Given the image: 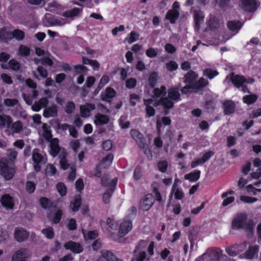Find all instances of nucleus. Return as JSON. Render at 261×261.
<instances>
[{
    "label": "nucleus",
    "mask_w": 261,
    "mask_h": 261,
    "mask_svg": "<svg viewBox=\"0 0 261 261\" xmlns=\"http://www.w3.org/2000/svg\"><path fill=\"white\" fill-rule=\"evenodd\" d=\"M36 189V184L32 181H27L25 185L27 191L30 193H33Z\"/></svg>",
    "instance_id": "6e6d98bb"
},
{
    "label": "nucleus",
    "mask_w": 261,
    "mask_h": 261,
    "mask_svg": "<svg viewBox=\"0 0 261 261\" xmlns=\"http://www.w3.org/2000/svg\"><path fill=\"white\" fill-rule=\"evenodd\" d=\"M200 171L199 170L190 172L185 175V179L192 182L197 181L200 177Z\"/></svg>",
    "instance_id": "473e14b6"
},
{
    "label": "nucleus",
    "mask_w": 261,
    "mask_h": 261,
    "mask_svg": "<svg viewBox=\"0 0 261 261\" xmlns=\"http://www.w3.org/2000/svg\"><path fill=\"white\" fill-rule=\"evenodd\" d=\"M34 169L36 172H39L41 168V165L45 164L47 159L39 153L37 149H34L32 153Z\"/></svg>",
    "instance_id": "7ed1b4c3"
},
{
    "label": "nucleus",
    "mask_w": 261,
    "mask_h": 261,
    "mask_svg": "<svg viewBox=\"0 0 261 261\" xmlns=\"http://www.w3.org/2000/svg\"><path fill=\"white\" fill-rule=\"evenodd\" d=\"M228 80L231 81L234 86L238 88L241 87L244 83L249 82V81H246L243 76L235 75L233 72L231 73L226 77L224 81V83H226Z\"/></svg>",
    "instance_id": "39448f33"
},
{
    "label": "nucleus",
    "mask_w": 261,
    "mask_h": 261,
    "mask_svg": "<svg viewBox=\"0 0 261 261\" xmlns=\"http://www.w3.org/2000/svg\"><path fill=\"white\" fill-rule=\"evenodd\" d=\"M48 104V100L46 97H43L39 100L35 101L32 106V110L35 112H39L41 108H45Z\"/></svg>",
    "instance_id": "f3484780"
},
{
    "label": "nucleus",
    "mask_w": 261,
    "mask_h": 261,
    "mask_svg": "<svg viewBox=\"0 0 261 261\" xmlns=\"http://www.w3.org/2000/svg\"><path fill=\"white\" fill-rule=\"evenodd\" d=\"M136 254L135 259L136 261H143L146 257V252L144 251H138Z\"/></svg>",
    "instance_id": "774afa93"
},
{
    "label": "nucleus",
    "mask_w": 261,
    "mask_h": 261,
    "mask_svg": "<svg viewBox=\"0 0 261 261\" xmlns=\"http://www.w3.org/2000/svg\"><path fill=\"white\" fill-rule=\"evenodd\" d=\"M12 123V118L7 115H0V127L3 128L5 126L9 128L11 126Z\"/></svg>",
    "instance_id": "b1692460"
},
{
    "label": "nucleus",
    "mask_w": 261,
    "mask_h": 261,
    "mask_svg": "<svg viewBox=\"0 0 261 261\" xmlns=\"http://www.w3.org/2000/svg\"><path fill=\"white\" fill-rule=\"evenodd\" d=\"M116 95L115 91L110 88H107L105 92L101 95V99L107 102H110L111 99Z\"/></svg>",
    "instance_id": "6ab92c4d"
},
{
    "label": "nucleus",
    "mask_w": 261,
    "mask_h": 261,
    "mask_svg": "<svg viewBox=\"0 0 261 261\" xmlns=\"http://www.w3.org/2000/svg\"><path fill=\"white\" fill-rule=\"evenodd\" d=\"M130 134L140 148H144L145 146V139L143 135L137 129H132Z\"/></svg>",
    "instance_id": "6e6552de"
},
{
    "label": "nucleus",
    "mask_w": 261,
    "mask_h": 261,
    "mask_svg": "<svg viewBox=\"0 0 261 261\" xmlns=\"http://www.w3.org/2000/svg\"><path fill=\"white\" fill-rule=\"evenodd\" d=\"M13 38H15L18 40H22L24 37V33L20 30H15L12 32Z\"/></svg>",
    "instance_id": "49530a36"
},
{
    "label": "nucleus",
    "mask_w": 261,
    "mask_h": 261,
    "mask_svg": "<svg viewBox=\"0 0 261 261\" xmlns=\"http://www.w3.org/2000/svg\"><path fill=\"white\" fill-rule=\"evenodd\" d=\"M58 115L57 107L56 105L46 108L43 112V115L45 118L54 117Z\"/></svg>",
    "instance_id": "412c9836"
},
{
    "label": "nucleus",
    "mask_w": 261,
    "mask_h": 261,
    "mask_svg": "<svg viewBox=\"0 0 261 261\" xmlns=\"http://www.w3.org/2000/svg\"><path fill=\"white\" fill-rule=\"evenodd\" d=\"M101 258H104L108 261H123L117 257L110 251L102 250L100 251Z\"/></svg>",
    "instance_id": "aec40b11"
},
{
    "label": "nucleus",
    "mask_w": 261,
    "mask_h": 261,
    "mask_svg": "<svg viewBox=\"0 0 261 261\" xmlns=\"http://www.w3.org/2000/svg\"><path fill=\"white\" fill-rule=\"evenodd\" d=\"M81 204V199L80 198H76L73 202H71L70 207L73 211L76 212L79 210Z\"/></svg>",
    "instance_id": "8fccbe9b"
},
{
    "label": "nucleus",
    "mask_w": 261,
    "mask_h": 261,
    "mask_svg": "<svg viewBox=\"0 0 261 261\" xmlns=\"http://www.w3.org/2000/svg\"><path fill=\"white\" fill-rule=\"evenodd\" d=\"M42 232L48 239H53L54 237L53 229L51 227L43 229L42 230Z\"/></svg>",
    "instance_id": "864d4df0"
},
{
    "label": "nucleus",
    "mask_w": 261,
    "mask_h": 261,
    "mask_svg": "<svg viewBox=\"0 0 261 261\" xmlns=\"http://www.w3.org/2000/svg\"><path fill=\"white\" fill-rule=\"evenodd\" d=\"M208 27L211 29L215 30L220 27V20L215 17H211L208 21Z\"/></svg>",
    "instance_id": "4c0bfd02"
},
{
    "label": "nucleus",
    "mask_w": 261,
    "mask_h": 261,
    "mask_svg": "<svg viewBox=\"0 0 261 261\" xmlns=\"http://www.w3.org/2000/svg\"><path fill=\"white\" fill-rule=\"evenodd\" d=\"M257 99V96L256 94H250L243 97L244 102L250 105L254 103Z\"/></svg>",
    "instance_id": "a19ab883"
},
{
    "label": "nucleus",
    "mask_w": 261,
    "mask_h": 261,
    "mask_svg": "<svg viewBox=\"0 0 261 261\" xmlns=\"http://www.w3.org/2000/svg\"><path fill=\"white\" fill-rule=\"evenodd\" d=\"M1 202L3 206L7 209H12L14 206V200L10 195L6 194L1 199Z\"/></svg>",
    "instance_id": "4468645a"
},
{
    "label": "nucleus",
    "mask_w": 261,
    "mask_h": 261,
    "mask_svg": "<svg viewBox=\"0 0 261 261\" xmlns=\"http://www.w3.org/2000/svg\"><path fill=\"white\" fill-rule=\"evenodd\" d=\"M57 189L61 196H64L66 194V188L64 184L62 182L58 184Z\"/></svg>",
    "instance_id": "e2e57ef3"
},
{
    "label": "nucleus",
    "mask_w": 261,
    "mask_h": 261,
    "mask_svg": "<svg viewBox=\"0 0 261 261\" xmlns=\"http://www.w3.org/2000/svg\"><path fill=\"white\" fill-rule=\"evenodd\" d=\"M198 74L192 70L188 71L185 75L184 82L186 84L194 85L196 79L198 78Z\"/></svg>",
    "instance_id": "2eb2a0df"
},
{
    "label": "nucleus",
    "mask_w": 261,
    "mask_h": 261,
    "mask_svg": "<svg viewBox=\"0 0 261 261\" xmlns=\"http://www.w3.org/2000/svg\"><path fill=\"white\" fill-rule=\"evenodd\" d=\"M179 87H174L168 89V97L173 101H177L180 99Z\"/></svg>",
    "instance_id": "393cba45"
},
{
    "label": "nucleus",
    "mask_w": 261,
    "mask_h": 261,
    "mask_svg": "<svg viewBox=\"0 0 261 261\" xmlns=\"http://www.w3.org/2000/svg\"><path fill=\"white\" fill-rule=\"evenodd\" d=\"M168 166V164L166 161H160L158 164L159 170L163 173H164L166 171Z\"/></svg>",
    "instance_id": "680f3d73"
},
{
    "label": "nucleus",
    "mask_w": 261,
    "mask_h": 261,
    "mask_svg": "<svg viewBox=\"0 0 261 261\" xmlns=\"http://www.w3.org/2000/svg\"><path fill=\"white\" fill-rule=\"evenodd\" d=\"M224 112L226 115L233 113L234 111V103L231 100H226L223 103Z\"/></svg>",
    "instance_id": "c85d7f7f"
},
{
    "label": "nucleus",
    "mask_w": 261,
    "mask_h": 261,
    "mask_svg": "<svg viewBox=\"0 0 261 261\" xmlns=\"http://www.w3.org/2000/svg\"><path fill=\"white\" fill-rule=\"evenodd\" d=\"M117 181V180L116 178L113 179V180L109 181L108 177L107 176H104L101 178V184L102 185L106 187L110 186L111 189H114V187L115 186Z\"/></svg>",
    "instance_id": "72a5a7b5"
},
{
    "label": "nucleus",
    "mask_w": 261,
    "mask_h": 261,
    "mask_svg": "<svg viewBox=\"0 0 261 261\" xmlns=\"http://www.w3.org/2000/svg\"><path fill=\"white\" fill-rule=\"evenodd\" d=\"M220 256V251L215 250H213L209 255L211 258V261H219Z\"/></svg>",
    "instance_id": "603ef678"
},
{
    "label": "nucleus",
    "mask_w": 261,
    "mask_h": 261,
    "mask_svg": "<svg viewBox=\"0 0 261 261\" xmlns=\"http://www.w3.org/2000/svg\"><path fill=\"white\" fill-rule=\"evenodd\" d=\"M194 20L195 26L197 29H199L200 24L203 22L204 19V14L200 10H195L194 12Z\"/></svg>",
    "instance_id": "5701e85b"
},
{
    "label": "nucleus",
    "mask_w": 261,
    "mask_h": 261,
    "mask_svg": "<svg viewBox=\"0 0 261 261\" xmlns=\"http://www.w3.org/2000/svg\"><path fill=\"white\" fill-rule=\"evenodd\" d=\"M33 74L36 79L40 80V76L43 79L46 78L48 75V71L43 66H38L37 69V71H33Z\"/></svg>",
    "instance_id": "4be33fe9"
},
{
    "label": "nucleus",
    "mask_w": 261,
    "mask_h": 261,
    "mask_svg": "<svg viewBox=\"0 0 261 261\" xmlns=\"http://www.w3.org/2000/svg\"><path fill=\"white\" fill-rule=\"evenodd\" d=\"M158 73L155 72L150 74L148 77V84L151 88H153L156 84L158 81Z\"/></svg>",
    "instance_id": "ea45409f"
},
{
    "label": "nucleus",
    "mask_w": 261,
    "mask_h": 261,
    "mask_svg": "<svg viewBox=\"0 0 261 261\" xmlns=\"http://www.w3.org/2000/svg\"><path fill=\"white\" fill-rule=\"evenodd\" d=\"M132 228V223L131 221L124 220L120 225L119 231L124 234L127 233Z\"/></svg>",
    "instance_id": "a878e982"
},
{
    "label": "nucleus",
    "mask_w": 261,
    "mask_h": 261,
    "mask_svg": "<svg viewBox=\"0 0 261 261\" xmlns=\"http://www.w3.org/2000/svg\"><path fill=\"white\" fill-rule=\"evenodd\" d=\"M9 161L6 158H3L0 160V174L6 180L11 179L14 176V170L9 165Z\"/></svg>",
    "instance_id": "f03ea898"
},
{
    "label": "nucleus",
    "mask_w": 261,
    "mask_h": 261,
    "mask_svg": "<svg viewBox=\"0 0 261 261\" xmlns=\"http://www.w3.org/2000/svg\"><path fill=\"white\" fill-rule=\"evenodd\" d=\"M31 255V251L27 248H21L13 255L12 261H27Z\"/></svg>",
    "instance_id": "423d86ee"
},
{
    "label": "nucleus",
    "mask_w": 261,
    "mask_h": 261,
    "mask_svg": "<svg viewBox=\"0 0 261 261\" xmlns=\"http://www.w3.org/2000/svg\"><path fill=\"white\" fill-rule=\"evenodd\" d=\"M166 66L167 69L171 71L175 70L178 68V64L173 61H171L167 63Z\"/></svg>",
    "instance_id": "69168bd1"
},
{
    "label": "nucleus",
    "mask_w": 261,
    "mask_h": 261,
    "mask_svg": "<svg viewBox=\"0 0 261 261\" xmlns=\"http://www.w3.org/2000/svg\"><path fill=\"white\" fill-rule=\"evenodd\" d=\"M17 156V152L14 149H10L8 150L7 156L8 158V161L12 162L15 160Z\"/></svg>",
    "instance_id": "09e8293b"
},
{
    "label": "nucleus",
    "mask_w": 261,
    "mask_h": 261,
    "mask_svg": "<svg viewBox=\"0 0 261 261\" xmlns=\"http://www.w3.org/2000/svg\"><path fill=\"white\" fill-rule=\"evenodd\" d=\"M240 199L242 201L247 203H253L257 200V199L255 197H251L248 196H241Z\"/></svg>",
    "instance_id": "4d7b16f0"
},
{
    "label": "nucleus",
    "mask_w": 261,
    "mask_h": 261,
    "mask_svg": "<svg viewBox=\"0 0 261 261\" xmlns=\"http://www.w3.org/2000/svg\"><path fill=\"white\" fill-rule=\"evenodd\" d=\"M29 232L22 227H18L15 229L14 237L18 242H23L28 238Z\"/></svg>",
    "instance_id": "0eeeda50"
},
{
    "label": "nucleus",
    "mask_w": 261,
    "mask_h": 261,
    "mask_svg": "<svg viewBox=\"0 0 261 261\" xmlns=\"http://www.w3.org/2000/svg\"><path fill=\"white\" fill-rule=\"evenodd\" d=\"M95 109L94 104L87 103L80 107L81 116L83 117H88L90 115L91 111Z\"/></svg>",
    "instance_id": "dca6fc26"
},
{
    "label": "nucleus",
    "mask_w": 261,
    "mask_h": 261,
    "mask_svg": "<svg viewBox=\"0 0 261 261\" xmlns=\"http://www.w3.org/2000/svg\"><path fill=\"white\" fill-rule=\"evenodd\" d=\"M9 67L12 70L17 71L20 69L19 63L14 59H11L8 63Z\"/></svg>",
    "instance_id": "de8ad7c7"
},
{
    "label": "nucleus",
    "mask_w": 261,
    "mask_h": 261,
    "mask_svg": "<svg viewBox=\"0 0 261 261\" xmlns=\"http://www.w3.org/2000/svg\"><path fill=\"white\" fill-rule=\"evenodd\" d=\"M30 53V49L24 45H21L18 49V54L22 56H28Z\"/></svg>",
    "instance_id": "a18cd8bd"
},
{
    "label": "nucleus",
    "mask_w": 261,
    "mask_h": 261,
    "mask_svg": "<svg viewBox=\"0 0 261 261\" xmlns=\"http://www.w3.org/2000/svg\"><path fill=\"white\" fill-rule=\"evenodd\" d=\"M139 34L134 31L131 32L128 36L125 39V41H127L129 44H131L139 39Z\"/></svg>",
    "instance_id": "e433bc0d"
},
{
    "label": "nucleus",
    "mask_w": 261,
    "mask_h": 261,
    "mask_svg": "<svg viewBox=\"0 0 261 261\" xmlns=\"http://www.w3.org/2000/svg\"><path fill=\"white\" fill-rule=\"evenodd\" d=\"M113 154L110 153L104 158L99 165L96 167L95 175L98 177H100L101 175L100 170L102 169H106L109 167L113 160Z\"/></svg>",
    "instance_id": "20e7f679"
},
{
    "label": "nucleus",
    "mask_w": 261,
    "mask_h": 261,
    "mask_svg": "<svg viewBox=\"0 0 261 261\" xmlns=\"http://www.w3.org/2000/svg\"><path fill=\"white\" fill-rule=\"evenodd\" d=\"M147 246V242L146 241H145L143 240L141 241L140 242L139 244H138V245L136 247L135 250L134 251V253H137L138 251H139L140 250H142L146 248Z\"/></svg>",
    "instance_id": "338daca9"
},
{
    "label": "nucleus",
    "mask_w": 261,
    "mask_h": 261,
    "mask_svg": "<svg viewBox=\"0 0 261 261\" xmlns=\"http://www.w3.org/2000/svg\"><path fill=\"white\" fill-rule=\"evenodd\" d=\"M50 148V154L53 157H56L59 150L61 148L59 145V140L57 138H54L49 141Z\"/></svg>",
    "instance_id": "a211bd4d"
},
{
    "label": "nucleus",
    "mask_w": 261,
    "mask_h": 261,
    "mask_svg": "<svg viewBox=\"0 0 261 261\" xmlns=\"http://www.w3.org/2000/svg\"><path fill=\"white\" fill-rule=\"evenodd\" d=\"M12 129L13 133H18L22 129L23 125L21 121H16L14 123L11 124Z\"/></svg>",
    "instance_id": "37998d69"
},
{
    "label": "nucleus",
    "mask_w": 261,
    "mask_h": 261,
    "mask_svg": "<svg viewBox=\"0 0 261 261\" xmlns=\"http://www.w3.org/2000/svg\"><path fill=\"white\" fill-rule=\"evenodd\" d=\"M57 172L56 168L52 164L47 165L46 168V174L49 175H54Z\"/></svg>",
    "instance_id": "052dcab7"
},
{
    "label": "nucleus",
    "mask_w": 261,
    "mask_h": 261,
    "mask_svg": "<svg viewBox=\"0 0 261 261\" xmlns=\"http://www.w3.org/2000/svg\"><path fill=\"white\" fill-rule=\"evenodd\" d=\"M167 93L166 88L162 86L160 88H154L153 91L152 97L158 98L161 96H165Z\"/></svg>",
    "instance_id": "f704fd0d"
},
{
    "label": "nucleus",
    "mask_w": 261,
    "mask_h": 261,
    "mask_svg": "<svg viewBox=\"0 0 261 261\" xmlns=\"http://www.w3.org/2000/svg\"><path fill=\"white\" fill-rule=\"evenodd\" d=\"M178 16L179 12L177 10H170L167 13L166 18L171 23H174Z\"/></svg>",
    "instance_id": "c756f323"
},
{
    "label": "nucleus",
    "mask_w": 261,
    "mask_h": 261,
    "mask_svg": "<svg viewBox=\"0 0 261 261\" xmlns=\"http://www.w3.org/2000/svg\"><path fill=\"white\" fill-rule=\"evenodd\" d=\"M208 83V82L207 80L204 79V78H200L198 81L195 82L194 86L196 88V92H198L199 90L204 88L206 86Z\"/></svg>",
    "instance_id": "58836bf2"
},
{
    "label": "nucleus",
    "mask_w": 261,
    "mask_h": 261,
    "mask_svg": "<svg viewBox=\"0 0 261 261\" xmlns=\"http://www.w3.org/2000/svg\"><path fill=\"white\" fill-rule=\"evenodd\" d=\"M160 50L158 48L150 47L146 50V55L150 58H153L157 56Z\"/></svg>",
    "instance_id": "c03bdc74"
},
{
    "label": "nucleus",
    "mask_w": 261,
    "mask_h": 261,
    "mask_svg": "<svg viewBox=\"0 0 261 261\" xmlns=\"http://www.w3.org/2000/svg\"><path fill=\"white\" fill-rule=\"evenodd\" d=\"M231 225L233 229L245 228L248 231L251 230V225L248 223L247 215L246 214L237 215L232 220Z\"/></svg>",
    "instance_id": "f257e3e1"
},
{
    "label": "nucleus",
    "mask_w": 261,
    "mask_h": 261,
    "mask_svg": "<svg viewBox=\"0 0 261 261\" xmlns=\"http://www.w3.org/2000/svg\"><path fill=\"white\" fill-rule=\"evenodd\" d=\"M113 189H110L109 191L105 193L103 195V201L107 204L109 203L110 201V198L112 194Z\"/></svg>",
    "instance_id": "0e129e2a"
},
{
    "label": "nucleus",
    "mask_w": 261,
    "mask_h": 261,
    "mask_svg": "<svg viewBox=\"0 0 261 261\" xmlns=\"http://www.w3.org/2000/svg\"><path fill=\"white\" fill-rule=\"evenodd\" d=\"M240 6L242 9L249 12H254L257 8L255 0H241Z\"/></svg>",
    "instance_id": "1a4fd4ad"
},
{
    "label": "nucleus",
    "mask_w": 261,
    "mask_h": 261,
    "mask_svg": "<svg viewBox=\"0 0 261 261\" xmlns=\"http://www.w3.org/2000/svg\"><path fill=\"white\" fill-rule=\"evenodd\" d=\"M13 36L12 32H8L4 28L0 29V38L2 41L7 42L8 40L12 39Z\"/></svg>",
    "instance_id": "2f4dec72"
},
{
    "label": "nucleus",
    "mask_w": 261,
    "mask_h": 261,
    "mask_svg": "<svg viewBox=\"0 0 261 261\" xmlns=\"http://www.w3.org/2000/svg\"><path fill=\"white\" fill-rule=\"evenodd\" d=\"M4 103L6 106L14 107L18 103V100L15 98H7L4 100Z\"/></svg>",
    "instance_id": "bf43d9fd"
},
{
    "label": "nucleus",
    "mask_w": 261,
    "mask_h": 261,
    "mask_svg": "<svg viewBox=\"0 0 261 261\" xmlns=\"http://www.w3.org/2000/svg\"><path fill=\"white\" fill-rule=\"evenodd\" d=\"M204 75L212 79L214 77L218 75L219 73L216 70H213L211 69H206L203 72Z\"/></svg>",
    "instance_id": "3c124183"
},
{
    "label": "nucleus",
    "mask_w": 261,
    "mask_h": 261,
    "mask_svg": "<svg viewBox=\"0 0 261 261\" xmlns=\"http://www.w3.org/2000/svg\"><path fill=\"white\" fill-rule=\"evenodd\" d=\"M64 247L66 249L70 250L75 253H79L83 250V248L80 243L73 241H69L65 243Z\"/></svg>",
    "instance_id": "9b49d317"
},
{
    "label": "nucleus",
    "mask_w": 261,
    "mask_h": 261,
    "mask_svg": "<svg viewBox=\"0 0 261 261\" xmlns=\"http://www.w3.org/2000/svg\"><path fill=\"white\" fill-rule=\"evenodd\" d=\"M182 94H187L192 92H196V88L194 85L187 84L181 89Z\"/></svg>",
    "instance_id": "79ce46f5"
},
{
    "label": "nucleus",
    "mask_w": 261,
    "mask_h": 261,
    "mask_svg": "<svg viewBox=\"0 0 261 261\" xmlns=\"http://www.w3.org/2000/svg\"><path fill=\"white\" fill-rule=\"evenodd\" d=\"M172 194H174L175 198L180 200L184 197V193L176 186V182L174 183L172 188Z\"/></svg>",
    "instance_id": "c9c22d12"
},
{
    "label": "nucleus",
    "mask_w": 261,
    "mask_h": 261,
    "mask_svg": "<svg viewBox=\"0 0 261 261\" xmlns=\"http://www.w3.org/2000/svg\"><path fill=\"white\" fill-rule=\"evenodd\" d=\"M228 29L233 32H235V34L238 32L242 26V24L239 21H230L227 23Z\"/></svg>",
    "instance_id": "7c9ffc66"
},
{
    "label": "nucleus",
    "mask_w": 261,
    "mask_h": 261,
    "mask_svg": "<svg viewBox=\"0 0 261 261\" xmlns=\"http://www.w3.org/2000/svg\"><path fill=\"white\" fill-rule=\"evenodd\" d=\"M161 105L166 110L170 109L173 108L174 106L173 100L168 97H162L160 99L158 102H155L153 105L158 106Z\"/></svg>",
    "instance_id": "ddd939ff"
},
{
    "label": "nucleus",
    "mask_w": 261,
    "mask_h": 261,
    "mask_svg": "<svg viewBox=\"0 0 261 261\" xmlns=\"http://www.w3.org/2000/svg\"><path fill=\"white\" fill-rule=\"evenodd\" d=\"M82 8H74L72 9L66 10L63 13L62 15L65 17L73 19L74 17H79L82 13Z\"/></svg>",
    "instance_id": "f8f14e48"
},
{
    "label": "nucleus",
    "mask_w": 261,
    "mask_h": 261,
    "mask_svg": "<svg viewBox=\"0 0 261 261\" xmlns=\"http://www.w3.org/2000/svg\"><path fill=\"white\" fill-rule=\"evenodd\" d=\"M75 109L74 103L72 101H68L66 103L65 110L68 114L72 113Z\"/></svg>",
    "instance_id": "13d9d810"
},
{
    "label": "nucleus",
    "mask_w": 261,
    "mask_h": 261,
    "mask_svg": "<svg viewBox=\"0 0 261 261\" xmlns=\"http://www.w3.org/2000/svg\"><path fill=\"white\" fill-rule=\"evenodd\" d=\"M154 199L151 194H147L141 202V207L143 211H148L152 206Z\"/></svg>",
    "instance_id": "9d476101"
},
{
    "label": "nucleus",
    "mask_w": 261,
    "mask_h": 261,
    "mask_svg": "<svg viewBox=\"0 0 261 261\" xmlns=\"http://www.w3.org/2000/svg\"><path fill=\"white\" fill-rule=\"evenodd\" d=\"M258 252V247L257 245L251 246L245 253V256L248 259H252L257 256Z\"/></svg>",
    "instance_id": "cd10ccee"
},
{
    "label": "nucleus",
    "mask_w": 261,
    "mask_h": 261,
    "mask_svg": "<svg viewBox=\"0 0 261 261\" xmlns=\"http://www.w3.org/2000/svg\"><path fill=\"white\" fill-rule=\"evenodd\" d=\"M109 121V117L105 115L98 113L95 116L94 123L96 125L106 124L108 123Z\"/></svg>",
    "instance_id": "bb28decb"
},
{
    "label": "nucleus",
    "mask_w": 261,
    "mask_h": 261,
    "mask_svg": "<svg viewBox=\"0 0 261 261\" xmlns=\"http://www.w3.org/2000/svg\"><path fill=\"white\" fill-rule=\"evenodd\" d=\"M109 81V78L107 75H103L100 80L98 86L96 90L99 91Z\"/></svg>",
    "instance_id": "5fc2aeb1"
}]
</instances>
